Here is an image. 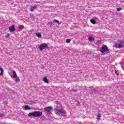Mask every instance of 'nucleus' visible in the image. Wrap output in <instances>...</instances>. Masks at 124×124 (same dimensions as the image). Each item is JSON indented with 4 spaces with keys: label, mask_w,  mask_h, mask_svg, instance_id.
<instances>
[{
    "label": "nucleus",
    "mask_w": 124,
    "mask_h": 124,
    "mask_svg": "<svg viewBox=\"0 0 124 124\" xmlns=\"http://www.w3.org/2000/svg\"><path fill=\"white\" fill-rule=\"evenodd\" d=\"M0 71H1V73H0V76H2V75H3V69H2V68H1V67L0 66Z\"/></svg>",
    "instance_id": "nucleus-10"
},
{
    "label": "nucleus",
    "mask_w": 124,
    "mask_h": 124,
    "mask_svg": "<svg viewBox=\"0 0 124 124\" xmlns=\"http://www.w3.org/2000/svg\"><path fill=\"white\" fill-rule=\"evenodd\" d=\"M4 117V114L0 113V118H2Z\"/></svg>",
    "instance_id": "nucleus-19"
},
{
    "label": "nucleus",
    "mask_w": 124,
    "mask_h": 124,
    "mask_svg": "<svg viewBox=\"0 0 124 124\" xmlns=\"http://www.w3.org/2000/svg\"><path fill=\"white\" fill-rule=\"evenodd\" d=\"M28 116H29V117H41V116H42V112L35 111L29 113Z\"/></svg>",
    "instance_id": "nucleus-3"
},
{
    "label": "nucleus",
    "mask_w": 124,
    "mask_h": 124,
    "mask_svg": "<svg viewBox=\"0 0 124 124\" xmlns=\"http://www.w3.org/2000/svg\"><path fill=\"white\" fill-rule=\"evenodd\" d=\"M9 30L10 32H14V31H15V27H14V26H10Z\"/></svg>",
    "instance_id": "nucleus-6"
},
{
    "label": "nucleus",
    "mask_w": 124,
    "mask_h": 124,
    "mask_svg": "<svg viewBox=\"0 0 124 124\" xmlns=\"http://www.w3.org/2000/svg\"><path fill=\"white\" fill-rule=\"evenodd\" d=\"M101 117V115H100V113H98L97 115V121H99L100 120V118Z\"/></svg>",
    "instance_id": "nucleus-14"
},
{
    "label": "nucleus",
    "mask_w": 124,
    "mask_h": 124,
    "mask_svg": "<svg viewBox=\"0 0 124 124\" xmlns=\"http://www.w3.org/2000/svg\"><path fill=\"white\" fill-rule=\"evenodd\" d=\"M5 37L6 38H7V37H8V36H6Z\"/></svg>",
    "instance_id": "nucleus-23"
},
{
    "label": "nucleus",
    "mask_w": 124,
    "mask_h": 124,
    "mask_svg": "<svg viewBox=\"0 0 124 124\" xmlns=\"http://www.w3.org/2000/svg\"><path fill=\"white\" fill-rule=\"evenodd\" d=\"M36 7H37V6H36V5L31 7V8L30 9L31 11V12L34 11V10H35V9H36Z\"/></svg>",
    "instance_id": "nucleus-8"
},
{
    "label": "nucleus",
    "mask_w": 124,
    "mask_h": 124,
    "mask_svg": "<svg viewBox=\"0 0 124 124\" xmlns=\"http://www.w3.org/2000/svg\"><path fill=\"white\" fill-rule=\"evenodd\" d=\"M54 111L56 115H60L61 116H66V111L62 107H57L54 109Z\"/></svg>",
    "instance_id": "nucleus-1"
},
{
    "label": "nucleus",
    "mask_w": 124,
    "mask_h": 124,
    "mask_svg": "<svg viewBox=\"0 0 124 124\" xmlns=\"http://www.w3.org/2000/svg\"><path fill=\"white\" fill-rule=\"evenodd\" d=\"M45 110L46 111V112H51L52 110V107H46Z\"/></svg>",
    "instance_id": "nucleus-7"
},
{
    "label": "nucleus",
    "mask_w": 124,
    "mask_h": 124,
    "mask_svg": "<svg viewBox=\"0 0 124 124\" xmlns=\"http://www.w3.org/2000/svg\"><path fill=\"white\" fill-rule=\"evenodd\" d=\"M88 40H89V41L90 42H93L94 41V38L93 37H90L89 38H88Z\"/></svg>",
    "instance_id": "nucleus-12"
},
{
    "label": "nucleus",
    "mask_w": 124,
    "mask_h": 124,
    "mask_svg": "<svg viewBox=\"0 0 124 124\" xmlns=\"http://www.w3.org/2000/svg\"><path fill=\"white\" fill-rule=\"evenodd\" d=\"M13 74L14 75V77L15 78L17 77V74L16 73V72H15V71H13Z\"/></svg>",
    "instance_id": "nucleus-16"
},
{
    "label": "nucleus",
    "mask_w": 124,
    "mask_h": 124,
    "mask_svg": "<svg viewBox=\"0 0 124 124\" xmlns=\"http://www.w3.org/2000/svg\"><path fill=\"white\" fill-rule=\"evenodd\" d=\"M15 81L16 83H19V82H20V78H19V77H16Z\"/></svg>",
    "instance_id": "nucleus-13"
},
{
    "label": "nucleus",
    "mask_w": 124,
    "mask_h": 124,
    "mask_svg": "<svg viewBox=\"0 0 124 124\" xmlns=\"http://www.w3.org/2000/svg\"><path fill=\"white\" fill-rule=\"evenodd\" d=\"M25 110H31V108H30L28 106H25Z\"/></svg>",
    "instance_id": "nucleus-17"
},
{
    "label": "nucleus",
    "mask_w": 124,
    "mask_h": 124,
    "mask_svg": "<svg viewBox=\"0 0 124 124\" xmlns=\"http://www.w3.org/2000/svg\"><path fill=\"white\" fill-rule=\"evenodd\" d=\"M100 52L102 53L103 55H106V54H108L109 52V48L107 47V46L104 45L100 49Z\"/></svg>",
    "instance_id": "nucleus-4"
},
{
    "label": "nucleus",
    "mask_w": 124,
    "mask_h": 124,
    "mask_svg": "<svg viewBox=\"0 0 124 124\" xmlns=\"http://www.w3.org/2000/svg\"><path fill=\"white\" fill-rule=\"evenodd\" d=\"M36 35L38 37V38H41L42 37V35L41 34V33H36Z\"/></svg>",
    "instance_id": "nucleus-11"
},
{
    "label": "nucleus",
    "mask_w": 124,
    "mask_h": 124,
    "mask_svg": "<svg viewBox=\"0 0 124 124\" xmlns=\"http://www.w3.org/2000/svg\"><path fill=\"white\" fill-rule=\"evenodd\" d=\"M43 80L44 82H45V83H49V81L48 80V79H47V77H44Z\"/></svg>",
    "instance_id": "nucleus-9"
},
{
    "label": "nucleus",
    "mask_w": 124,
    "mask_h": 124,
    "mask_svg": "<svg viewBox=\"0 0 124 124\" xmlns=\"http://www.w3.org/2000/svg\"><path fill=\"white\" fill-rule=\"evenodd\" d=\"M46 48H48V45L46 43L41 44L38 46V49H39L40 51H42L43 50H44V49H46Z\"/></svg>",
    "instance_id": "nucleus-5"
},
{
    "label": "nucleus",
    "mask_w": 124,
    "mask_h": 124,
    "mask_svg": "<svg viewBox=\"0 0 124 124\" xmlns=\"http://www.w3.org/2000/svg\"><path fill=\"white\" fill-rule=\"evenodd\" d=\"M66 43H70V42H71V40H70V39H67L66 40Z\"/></svg>",
    "instance_id": "nucleus-18"
},
{
    "label": "nucleus",
    "mask_w": 124,
    "mask_h": 124,
    "mask_svg": "<svg viewBox=\"0 0 124 124\" xmlns=\"http://www.w3.org/2000/svg\"><path fill=\"white\" fill-rule=\"evenodd\" d=\"M121 10H122V9L121 8H117V11L120 12L121 11Z\"/></svg>",
    "instance_id": "nucleus-21"
},
{
    "label": "nucleus",
    "mask_w": 124,
    "mask_h": 124,
    "mask_svg": "<svg viewBox=\"0 0 124 124\" xmlns=\"http://www.w3.org/2000/svg\"><path fill=\"white\" fill-rule=\"evenodd\" d=\"M121 66H122V68L124 67V64H123V63H122V64H121Z\"/></svg>",
    "instance_id": "nucleus-22"
},
{
    "label": "nucleus",
    "mask_w": 124,
    "mask_h": 124,
    "mask_svg": "<svg viewBox=\"0 0 124 124\" xmlns=\"http://www.w3.org/2000/svg\"><path fill=\"white\" fill-rule=\"evenodd\" d=\"M115 48H119L120 49L121 48H123L124 46V40H120L117 41V43H115L114 46Z\"/></svg>",
    "instance_id": "nucleus-2"
},
{
    "label": "nucleus",
    "mask_w": 124,
    "mask_h": 124,
    "mask_svg": "<svg viewBox=\"0 0 124 124\" xmlns=\"http://www.w3.org/2000/svg\"><path fill=\"white\" fill-rule=\"evenodd\" d=\"M123 70H124V68H123Z\"/></svg>",
    "instance_id": "nucleus-24"
},
{
    "label": "nucleus",
    "mask_w": 124,
    "mask_h": 124,
    "mask_svg": "<svg viewBox=\"0 0 124 124\" xmlns=\"http://www.w3.org/2000/svg\"><path fill=\"white\" fill-rule=\"evenodd\" d=\"M90 21L91 22L92 24H93L94 25L95 24V23H96V21H95V20L93 19H91Z\"/></svg>",
    "instance_id": "nucleus-15"
},
{
    "label": "nucleus",
    "mask_w": 124,
    "mask_h": 124,
    "mask_svg": "<svg viewBox=\"0 0 124 124\" xmlns=\"http://www.w3.org/2000/svg\"><path fill=\"white\" fill-rule=\"evenodd\" d=\"M53 22H56V23H59V20H56V19H54L53 20Z\"/></svg>",
    "instance_id": "nucleus-20"
}]
</instances>
